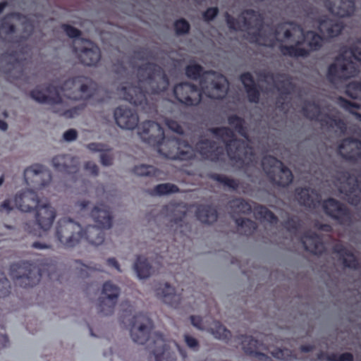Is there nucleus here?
Here are the masks:
<instances>
[{
  "label": "nucleus",
  "mask_w": 361,
  "mask_h": 361,
  "mask_svg": "<svg viewBox=\"0 0 361 361\" xmlns=\"http://www.w3.org/2000/svg\"><path fill=\"white\" fill-rule=\"evenodd\" d=\"M229 29L246 32L244 37L252 43L261 46L278 47L283 55L307 56L311 51L319 50L324 44L321 34L314 30H304L300 26L285 23L270 27L262 24V16L252 9L243 11L235 23L228 13H225Z\"/></svg>",
  "instance_id": "obj_1"
},
{
  "label": "nucleus",
  "mask_w": 361,
  "mask_h": 361,
  "mask_svg": "<svg viewBox=\"0 0 361 361\" xmlns=\"http://www.w3.org/2000/svg\"><path fill=\"white\" fill-rule=\"evenodd\" d=\"M57 87L63 108L60 116L66 118L78 116L85 106L84 104L71 106L73 103L85 102L92 98L97 90V85L94 82L82 76L69 78Z\"/></svg>",
  "instance_id": "obj_2"
},
{
  "label": "nucleus",
  "mask_w": 361,
  "mask_h": 361,
  "mask_svg": "<svg viewBox=\"0 0 361 361\" xmlns=\"http://www.w3.org/2000/svg\"><path fill=\"white\" fill-rule=\"evenodd\" d=\"M356 61H361V40L357 41L352 50L343 51L327 69L326 78L336 89L343 86V81L359 73Z\"/></svg>",
  "instance_id": "obj_3"
},
{
  "label": "nucleus",
  "mask_w": 361,
  "mask_h": 361,
  "mask_svg": "<svg viewBox=\"0 0 361 361\" xmlns=\"http://www.w3.org/2000/svg\"><path fill=\"white\" fill-rule=\"evenodd\" d=\"M213 137L221 139L227 149V155L233 164L238 167L249 165L255 160L252 149L244 141L233 140V133L226 128L214 129L211 131Z\"/></svg>",
  "instance_id": "obj_4"
},
{
  "label": "nucleus",
  "mask_w": 361,
  "mask_h": 361,
  "mask_svg": "<svg viewBox=\"0 0 361 361\" xmlns=\"http://www.w3.org/2000/svg\"><path fill=\"white\" fill-rule=\"evenodd\" d=\"M147 349L154 361H177L176 352L179 353L183 361L188 357L185 349L175 341L167 338L163 334H154L147 343Z\"/></svg>",
  "instance_id": "obj_5"
},
{
  "label": "nucleus",
  "mask_w": 361,
  "mask_h": 361,
  "mask_svg": "<svg viewBox=\"0 0 361 361\" xmlns=\"http://www.w3.org/2000/svg\"><path fill=\"white\" fill-rule=\"evenodd\" d=\"M137 66L136 75L141 87L151 93H158L166 89L169 82L160 67L142 62Z\"/></svg>",
  "instance_id": "obj_6"
},
{
  "label": "nucleus",
  "mask_w": 361,
  "mask_h": 361,
  "mask_svg": "<svg viewBox=\"0 0 361 361\" xmlns=\"http://www.w3.org/2000/svg\"><path fill=\"white\" fill-rule=\"evenodd\" d=\"M82 226L70 217L59 219L54 235L59 246L72 248L78 245L82 240Z\"/></svg>",
  "instance_id": "obj_7"
},
{
  "label": "nucleus",
  "mask_w": 361,
  "mask_h": 361,
  "mask_svg": "<svg viewBox=\"0 0 361 361\" xmlns=\"http://www.w3.org/2000/svg\"><path fill=\"white\" fill-rule=\"evenodd\" d=\"M200 85L202 92L211 99H221L227 94L228 84L221 74L209 71L200 78Z\"/></svg>",
  "instance_id": "obj_8"
},
{
  "label": "nucleus",
  "mask_w": 361,
  "mask_h": 361,
  "mask_svg": "<svg viewBox=\"0 0 361 361\" xmlns=\"http://www.w3.org/2000/svg\"><path fill=\"white\" fill-rule=\"evenodd\" d=\"M157 145L158 152L171 159L188 160L196 155V151L185 141L176 139L163 140Z\"/></svg>",
  "instance_id": "obj_9"
},
{
  "label": "nucleus",
  "mask_w": 361,
  "mask_h": 361,
  "mask_svg": "<svg viewBox=\"0 0 361 361\" xmlns=\"http://www.w3.org/2000/svg\"><path fill=\"white\" fill-rule=\"evenodd\" d=\"M29 95L35 102L49 105V109L53 113L60 116V112H63L57 86L53 85L37 86L30 92Z\"/></svg>",
  "instance_id": "obj_10"
},
{
  "label": "nucleus",
  "mask_w": 361,
  "mask_h": 361,
  "mask_svg": "<svg viewBox=\"0 0 361 361\" xmlns=\"http://www.w3.org/2000/svg\"><path fill=\"white\" fill-rule=\"evenodd\" d=\"M305 115L311 118H316L320 121L322 126L331 128L335 132H344L345 126L344 123L335 115V111L331 110L327 112L319 113L318 106L312 103H308L303 109Z\"/></svg>",
  "instance_id": "obj_11"
},
{
  "label": "nucleus",
  "mask_w": 361,
  "mask_h": 361,
  "mask_svg": "<svg viewBox=\"0 0 361 361\" xmlns=\"http://www.w3.org/2000/svg\"><path fill=\"white\" fill-rule=\"evenodd\" d=\"M11 276L16 285L23 288L32 287L39 281V274L36 266L29 262H21L11 268Z\"/></svg>",
  "instance_id": "obj_12"
},
{
  "label": "nucleus",
  "mask_w": 361,
  "mask_h": 361,
  "mask_svg": "<svg viewBox=\"0 0 361 361\" xmlns=\"http://www.w3.org/2000/svg\"><path fill=\"white\" fill-rule=\"evenodd\" d=\"M73 49L76 56L85 66H94L101 59V51L94 43L84 39L73 41Z\"/></svg>",
  "instance_id": "obj_13"
},
{
  "label": "nucleus",
  "mask_w": 361,
  "mask_h": 361,
  "mask_svg": "<svg viewBox=\"0 0 361 361\" xmlns=\"http://www.w3.org/2000/svg\"><path fill=\"white\" fill-rule=\"evenodd\" d=\"M22 30V36L28 37L33 31L34 26L25 16L13 14L5 18L0 27V37L6 38L7 35L14 32V27Z\"/></svg>",
  "instance_id": "obj_14"
},
{
  "label": "nucleus",
  "mask_w": 361,
  "mask_h": 361,
  "mask_svg": "<svg viewBox=\"0 0 361 361\" xmlns=\"http://www.w3.org/2000/svg\"><path fill=\"white\" fill-rule=\"evenodd\" d=\"M151 329V322L148 317L137 314L133 317L130 327V336L133 342L142 345L147 341L149 342L152 337L156 334L154 333L149 338V332ZM160 334L159 333H158Z\"/></svg>",
  "instance_id": "obj_15"
},
{
  "label": "nucleus",
  "mask_w": 361,
  "mask_h": 361,
  "mask_svg": "<svg viewBox=\"0 0 361 361\" xmlns=\"http://www.w3.org/2000/svg\"><path fill=\"white\" fill-rule=\"evenodd\" d=\"M24 178L27 185L36 189H41L50 183L51 175L47 168L36 164L25 169Z\"/></svg>",
  "instance_id": "obj_16"
},
{
  "label": "nucleus",
  "mask_w": 361,
  "mask_h": 361,
  "mask_svg": "<svg viewBox=\"0 0 361 361\" xmlns=\"http://www.w3.org/2000/svg\"><path fill=\"white\" fill-rule=\"evenodd\" d=\"M56 215V209L50 203H42L35 210V224L38 230L47 232L52 228Z\"/></svg>",
  "instance_id": "obj_17"
},
{
  "label": "nucleus",
  "mask_w": 361,
  "mask_h": 361,
  "mask_svg": "<svg viewBox=\"0 0 361 361\" xmlns=\"http://www.w3.org/2000/svg\"><path fill=\"white\" fill-rule=\"evenodd\" d=\"M88 216L94 226L104 230H111L114 226V213L111 209L104 204H94L90 210Z\"/></svg>",
  "instance_id": "obj_18"
},
{
  "label": "nucleus",
  "mask_w": 361,
  "mask_h": 361,
  "mask_svg": "<svg viewBox=\"0 0 361 361\" xmlns=\"http://www.w3.org/2000/svg\"><path fill=\"white\" fill-rule=\"evenodd\" d=\"M357 182L358 180L354 176H350L348 173H343L335 183L339 192L344 194L348 201L352 204H357L359 202L358 195L361 189H358Z\"/></svg>",
  "instance_id": "obj_19"
},
{
  "label": "nucleus",
  "mask_w": 361,
  "mask_h": 361,
  "mask_svg": "<svg viewBox=\"0 0 361 361\" xmlns=\"http://www.w3.org/2000/svg\"><path fill=\"white\" fill-rule=\"evenodd\" d=\"M173 92L176 99L188 106L196 105L202 99V93L190 83L183 82L176 85Z\"/></svg>",
  "instance_id": "obj_20"
},
{
  "label": "nucleus",
  "mask_w": 361,
  "mask_h": 361,
  "mask_svg": "<svg viewBox=\"0 0 361 361\" xmlns=\"http://www.w3.org/2000/svg\"><path fill=\"white\" fill-rule=\"evenodd\" d=\"M154 292L157 298L170 308L177 309L181 303L180 295L173 286L167 282L159 283Z\"/></svg>",
  "instance_id": "obj_21"
},
{
  "label": "nucleus",
  "mask_w": 361,
  "mask_h": 361,
  "mask_svg": "<svg viewBox=\"0 0 361 361\" xmlns=\"http://www.w3.org/2000/svg\"><path fill=\"white\" fill-rule=\"evenodd\" d=\"M114 118L121 129L133 130L138 125L137 114L129 107L121 106L114 109Z\"/></svg>",
  "instance_id": "obj_22"
},
{
  "label": "nucleus",
  "mask_w": 361,
  "mask_h": 361,
  "mask_svg": "<svg viewBox=\"0 0 361 361\" xmlns=\"http://www.w3.org/2000/svg\"><path fill=\"white\" fill-rule=\"evenodd\" d=\"M326 8L340 18L352 17L356 12L355 0H324Z\"/></svg>",
  "instance_id": "obj_23"
},
{
  "label": "nucleus",
  "mask_w": 361,
  "mask_h": 361,
  "mask_svg": "<svg viewBox=\"0 0 361 361\" xmlns=\"http://www.w3.org/2000/svg\"><path fill=\"white\" fill-rule=\"evenodd\" d=\"M137 133L142 140L152 145H157L164 138L159 124L151 121L142 122L138 127Z\"/></svg>",
  "instance_id": "obj_24"
},
{
  "label": "nucleus",
  "mask_w": 361,
  "mask_h": 361,
  "mask_svg": "<svg viewBox=\"0 0 361 361\" xmlns=\"http://www.w3.org/2000/svg\"><path fill=\"white\" fill-rule=\"evenodd\" d=\"M344 27L343 22L329 16H322L317 20V28L324 39L338 37Z\"/></svg>",
  "instance_id": "obj_25"
},
{
  "label": "nucleus",
  "mask_w": 361,
  "mask_h": 361,
  "mask_svg": "<svg viewBox=\"0 0 361 361\" xmlns=\"http://www.w3.org/2000/svg\"><path fill=\"white\" fill-rule=\"evenodd\" d=\"M322 209L327 216L341 224L350 221V216L346 207L333 198L324 200L322 203Z\"/></svg>",
  "instance_id": "obj_26"
},
{
  "label": "nucleus",
  "mask_w": 361,
  "mask_h": 361,
  "mask_svg": "<svg viewBox=\"0 0 361 361\" xmlns=\"http://www.w3.org/2000/svg\"><path fill=\"white\" fill-rule=\"evenodd\" d=\"M118 96L134 105H142L145 103L146 97L145 94L128 82H123L117 87Z\"/></svg>",
  "instance_id": "obj_27"
},
{
  "label": "nucleus",
  "mask_w": 361,
  "mask_h": 361,
  "mask_svg": "<svg viewBox=\"0 0 361 361\" xmlns=\"http://www.w3.org/2000/svg\"><path fill=\"white\" fill-rule=\"evenodd\" d=\"M0 71L17 78L23 74V64L15 54H5L0 56Z\"/></svg>",
  "instance_id": "obj_28"
},
{
  "label": "nucleus",
  "mask_w": 361,
  "mask_h": 361,
  "mask_svg": "<svg viewBox=\"0 0 361 361\" xmlns=\"http://www.w3.org/2000/svg\"><path fill=\"white\" fill-rule=\"evenodd\" d=\"M51 165L59 171L74 173L78 171L80 160L71 154H58L52 158Z\"/></svg>",
  "instance_id": "obj_29"
},
{
  "label": "nucleus",
  "mask_w": 361,
  "mask_h": 361,
  "mask_svg": "<svg viewBox=\"0 0 361 361\" xmlns=\"http://www.w3.org/2000/svg\"><path fill=\"white\" fill-rule=\"evenodd\" d=\"M104 231L105 230L100 227L89 224L82 227V240L93 247L102 246L106 239Z\"/></svg>",
  "instance_id": "obj_30"
},
{
  "label": "nucleus",
  "mask_w": 361,
  "mask_h": 361,
  "mask_svg": "<svg viewBox=\"0 0 361 361\" xmlns=\"http://www.w3.org/2000/svg\"><path fill=\"white\" fill-rule=\"evenodd\" d=\"M338 150L343 158L357 160L361 158V141L350 138L343 140L338 145Z\"/></svg>",
  "instance_id": "obj_31"
},
{
  "label": "nucleus",
  "mask_w": 361,
  "mask_h": 361,
  "mask_svg": "<svg viewBox=\"0 0 361 361\" xmlns=\"http://www.w3.org/2000/svg\"><path fill=\"white\" fill-rule=\"evenodd\" d=\"M14 202L16 207L23 212H30L40 204L39 197L31 190H25L17 194Z\"/></svg>",
  "instance_id": "obj_32"
},
{
  "label": "nucleus",
  "mask_w": 361,
  "mask_h": 361,
  "mask_svg": "<svg viewBox=\"0 0 361 361\" xmlns=\"http://www.w3.org/2000/svg\"><path fill=\"white\" fill-rule=\"evenodd\" d=\"M237 341L241 345L243 351L248 355H251L258 357L262 360H267L269 358L264 354L259 353V350L267 349L262 344L259 343L258 341L254 339L251 336H240L237 338ZM267 350H269L267 348Z\"/></svg>",
  "instance_id": "obj_33"
},
{
  "label": "nucleus",
  "mask_w": 361,
  "mask_h": 361,
  "mask_svg": "<svg viewBox=\"0 0 361 361\" xmlns=\"http://www.w3.org/2000/svg\"><path fill=\"white\" fill-rule=\"evenodd\" d=\"M267 161L275 163L274 170L277 171L276 173L274 176H271V180L272 181L282 186L288 185L292 182L293 176L290 171L284 166L280 161L276 159H269L265 161L264 164H269ZM265 167V169H267L268 166Z\"/></svg>",
  "instance_id": "obj_34"
},
{
  "label": "nucleus",
  "mask_w": 361,
  "mask_h": 361,
  "mask_svg": "<svg viewBox=\"0 0 361 361\" xmlns=\"http://www.w3.org/2000/svg\"><path fill=\"white\" fill-rule=\"evenodd\" d=\"M295 198L300 204L311 209L317 208L320 202L319 195L307 188L297 189Z\"/></svg>",
  "instance_id": "obj_35"
},
{
  "label": "nucleus",
  "mask_w": 361,
  "mask_h": 361,
  "mask_svg": "<svg viewBox=\"0 0 361 361\" xmlns=\"http://www.w3.org/2000/svg\"><path fill=\"white\" fill-rule=\"evenodd\" d=\"M305 249L314 255H320L324 250V246L320 238L313 232L305 233L301 238Z\"/></svg>",
  "instance_id": "obj_36"
},
{
  "label": "nucleus",
  "mask_w": 361,
  "mask_h": 361,
  "mask_svg": "<svg viewBox=\"0 0 361 361\" xmlns=\"http://www.w3.org/2000/svg\"><path fill=\"white\" fill-rule=\"evenodd\" d=\"M208 332L214 339L227 343L232 336L231 332L222 324L216 320H211L207 327Z\"/></svg>",
  "instance_id": "obj_37"
},
{
  "label": "nucleus",
  "mask_w": 361,
  "mask_h": 361,
  "mask_svg": "<svg viewBox=\"0 0 361 361\" xmlns=\"http://www.w3.org/2000/svg\"><path fill=\"white\" fill-rule=\"evenodd\" d=\"M196 149L202 157L210 159L211 160L219 159V156L224 154L222 147H214L207 140H202L200 141L197 144Z\"/></svg>",
  "instance_id": "obj_38"
},
{
  "label": "nucleus",
  "mask_w": 361,
  "mask_h": 361,
  "mask_svg": "<svg viewBox=\"0 0 361 361\" xmlns=\"http://www.w3.org/2000/svg\"><path fill=\"white\" fill-rule=\"evenodd\" d=\"M134 271L139 279H146L154 273L149 260L145 256H138L133 265Z\"/></svg>",
  "instance_id": "obj_39"
},
{
  "label": "nucleus",
  "mask_w": 361,
  "mask_h": 361,
  "mask_svg": "<svg viewBox=\"0 0 361 361\" xmlns=\"http://www.w3.org/2000/svg\"><path fill=\"white\" fill-rule=\"evenodd\" d=\"M240 80L245 89L249 102L257 103L259 101V92L254 82L250 73H245L240 76Z\"/></svg>",
  "instance_id": "obj_40"
},
{
  "label": "nucleus",
  "mask_w": 361,
  "mask_h": 361,
  "mask_svg": "<svg viewBox=\"0 0 361 361\" xmlns=\"http://www.w3.org/2000/svg\"><path fill=\"white\" fill-rule=\"evenodd\" d=\"M334 250L339 255L345 267L350 269H356L357 267V261L350 250L341 244H336L334 247Z\"/></svg>",
  "instance_id": "obj_41"
},
{
  "label": "nucleus",
  "mask_w": 361,
  "mask_h": 361,
  "mask_svg": "<svg viewBox=\"0 0 361 361\" xmlns=\"http://www.w3.org/2000/svg\"><path fill=\"white\" fill-rule=\"evenodd\" d=\"M196 216L200 221L205 224H212L217 220V212L214 208L208 206L198 207Z\"/></svg>",
  "instance_id": "obj_42"
},
{
  "label": "nucleus",
  "mask_w": 361,
  "mask_h": 361,
  "mask_svg": "<svg viewBox=\"0 0 361 361\" xmlns=\"http://www.w3.org/2000/svg\"><path fill=\"white\" fill-rule=\"evenodd\" d=\"M120 293L121 289L118 286L107 281L102 286V295L99 299L117 302Z\"/></svg>",
  "instance_id": "obj_43"
},
{
  "label": "nucleus",
  "mask_w": 361,
  "mask_h": 361,
  "mask_svg": "<svg viewBox=\"0 0 361 361\" xmlns=\"http://www.w3.org/2000/svg\"><path fill=\"white\" fill-rule=\"evenodd\" d=\"M230 213L233 219L235 215L247 214L251 211V206L242 200H233L229 202Z\"/></svg>",
  "instance_id": "obj_44"
},
{
  "label": "nucleus",
  "mask_w": 361,
  "mask_h": 361,
  "mask_svg": "<svg viewBox=\"0 0 361 361\" xmlns=\"http://www.w3.org/2000/svg\"><path fill=\"white\" fill-rule=\"evenodd\" d=\"M254 215L256 219L263 222L274 224L276 222V217L274 214L263 206H257L254 208Z\"/></svg>",
  "instance_id": "obj_45"
},
{
  "label": "nucleus",
  "mask_w": 361,
  "mask_h": 361,
  "mask_svg": "<svg viewBox=\"0 0 361 361\" xmlns=\"http://www.w3.org/2000/svg\"><path fill=\"white\" fill-rule=\"evenodd\" d=\"M337 104L341 107L343 108L346 111H349L351 114H353L357 121H361V114L354 111L355 109H360V104L355 102H349L341 97L338 98Z\"/></svg>",
  "instance_id": "obj_46"
},
{
  "label": "nucleus",
  "mask_w": 361,
  "mask_h": 361,
  "mask_svg": "<svg viewBox=\"0 0 361 361\" xmlns=\"http://www.w3.org/2000/svg\"><path fill=\"white\" fill-rule=\"evenodd\" d=\"M133 172L138 176H157L160 173L159 171L154 166L145 164L135 166L133 169Z\"/></svg>",
  "instance_id": "obj_47"
},
{
  "label": "nucleus",
  "mask_w": 361,
  "mask_h": 361,
  "mask_svg": "<svg viewBox=\"0 0 361 361\" xmlns=\"http://www.w3.org/2000/svg\"><path fill=\"white\" fill-rule=\"evenodd\" d=\"M345 93L352 99H361V80L349 82L345 86Z\"/></svg>",
  "instance_id": "obj_48"
},
{
  "label": "nucleus",
  "mask_w": 361,
  "mask_h": 361,
  "mask_svg": "<svg viewBox=\"0 0 361 361\" xmlns=\"http://www.w3.org/2000/svg\"><path fill=\"white\" fill-rule=\"evenodd\" d=\"M270 352L273 357L281 361H293L297 359L296 355L287 348H277Z\"/></svg>",
  "instance_id": "obj_49"
},
{
  "label": "nucleus",
  "mask_w": 361,
  "mask_h": 361,
  "mask_svg": "<svg viewBox=\"0 0 361 361\" xmlns=\"http://www.w3.org/2000/svg\"><path fill=\"white\" fill-rule=\"evenodd\" d=\"M275 86L281 94L290 92L293 89L290 80L286 76H280L275 80Z\"/></svg>",
  "instance_id": "obj_50"
},
{
  "label": "nucleus",
  "mask_w": 361,
  "mask_h": 361,
  "mask_svg": "<svg viewBox=\"0 0 361 361\" xmlns=\"http://www.w3.org/2000/svg\"><path fill=\"white\" fill-rule=\"evenodd\" d=\"M178 191V187L171 183L159 184L154 188V193L157 195H166Z\"/></svg>",
  "instance_id": "obj_51"
},
{
  "label": "nucleus",
  "mask_w": 361,
  "mask_h": 361,
  "mask_svg": "<svg viewBox=\"0 0 361 361\" xmlns=\"http://www.w3.org/2000/svg\"><path fill=\"white\" fill-rule=\"evenodd\" d=\"M116 303V302L106 300H104V299H99V312L104 316L111 315L114 312V310Z\"/></svg>",
  "instance_id": "obj_52"
},
{
  "label": "nucleus",
  "mask_w": 361,
  "mask_h": 361,
  "mask_svg": "<svg viewBox=\"0 0 361 361\" xmlns=\"http://www.w3.org/2000/svg\"><path fill=\"white\" fill-rule=\"evenodd\" d=\"M235 223L238 226L240 227L241 232L246 234L251 233L256 228L255 224L248 219L243 218L235 219Z\"/></svg>",
  "instance_id": "obj_53"
},
{
  "label": "nucleus",
  "mask_w": 361,
  "mask_h": 361,
  "mask_svg": "<svg viewBox=\"0 0 361 361\" xmlns=\"http://www.w3.org/2000/svg\"><path fill=\"white\" fill-rule=\"evenodd\" d=\"M319 359L321 361H353V355L348 353H343L339 357L334 354L331 355L321 354L319 355Z\"/></svg>",
  "instance_id": "obj_54"
},
{
  "label": "nucleus",
  "mask_w": 361,
  "mask_h": 361,
  "mask_svg": "<svg viewBox=\"0 0 361 361\" xmlns=\"http://www.w3.org/2000/svg\"><path fill=\"white\" fill-rule=\"evenodd\" d=\"M82 167L85 172L89 176L97 177L99 173V166L93 161H85Z\"/></svg>",
  "instance_id": "obj_55"
},
{
  "label": "nucleus",
  "mask_w": 361,
  "mask_h": 361,
  "mask_svg": "<svg viewBox=\"0 0 361 361\" xmlns=\"http://www.w3.org/2000/svg\"><path fill=\"white\" fill-rule=\"evenodd\" d=\"M202 71V68L200 65L192 63L186 67L185 73L188 77L195 79L200 75Z\"/></svg>",
  "instance_id": "obj_56"
},
{
  "label": "nucleus",
  "mask_w": 361,
  "mask_h": 361,
  "mask_svg": "<svg viewBox=\"0 0 361 361\" xmlns=\"http://www.w3.org/2000/svg\"><path fill=\"white\" fill-rule=\"evenodd\" d=\"M174 28L176 34L183 35L187 33L190 30V25L188 21L184 19H180L175 22Z\"/></svg>",
  "instance_id": "obj_57"
},
{
  "label": "nucleus",
  "mask_w": 361,
  "mask_h": 361,
  "mask_svg": "<svg viewBox=\"0 0 361 361\" xmlns=\"http://www.w3.org/2000/svg\"><path fill=\"white\" fill-rule=\"evenodd\" d=\"M228 123L231 126L235 128V130L242 136L245 137V133L243 128V121L237 116H231L228 118Z\"/></svg>",
  "instance_id": "obj_58"
},
{
  "label": "nucleus",
  "mask_w": 361,
  "mask_h": 361,
  "mask_svg": "<svg viewBox=\"0 0 361 361\" xmlns=\"http://www.w3.org/2000/svg\"><path fill=\"white\" fill-rule=\"evenodd\" d=\"M210 321V319H202L200 317H191V322L192 325L201 331H207V327L208 326V323H209Z\"/></svg>",
  "instance_id": "obj_59"
},
{
  "label": "nucleus",
  "mask_w": 361,
  "mask_h": 361,
  "mask_svg": "<svg viewBox=\"0 0 361 361\" xmlns=\"http://www.w3.org/2000/svg\"><path fill=\"white\" fill-rule=\"evenodd\" d=\"M275 159V158L273 157H271V156L265 157H264V159L262 160V167H263L264 172L268 175V176L270 178V179H271V176H274L276 173L277 171L274 170L275 163L274 164V163H271L269 161H268L269 164H266L267 166H268L267 169H265L266 168L265 167L266 166L264 164L265 161H267V159Z\"/></svg>",
  "instance_id": "obj_60"
},
{
  "label": "nucleus",
  "mask_w": 361,
  "mask_h": 361,
  "mask_svg": "<svg viewBox=\"0 0 361 361\" xmlns=\"http://www.w3.org/2000/svg\"><path fill=\"white\" fill-rule=\"evenodd\" d=\"M219 13L217 7H209L202 14L204 20L209 22L214 20Z\"/></svg>",
  "instance_id": "obj_61"
},
{
  "label": "nucleus",
  "mask_w": 361,
  "mask_h": 361,
  "mask_svg": "<svg viewBox=\"0 0 361 361\" xmlns=\"http://www.w3.org/2000/svg\"><path fill=\"white\" fill-rule=\"evenodd\" d=\"M183 338H184V341L188 348H190V349H192L193 350H198L199 342L195 338H194L192 336H190L188 334H185Z\"/></svg>",
  "instance_id": "obj_62"
},
{
  "label": "nucleus",
  "mask_w": 361,
  "mask_h": 361,
  "mask_svg": "<svg viewBox=\"0 0 361 361\" xmlns=\"http://www.w3.org/2000/svg\"><path fill=\"white\" fill-rule=\"evenodd\" d=\"M78 131L75 129H68L63 133V140L66 142L75 141L78 137Z\"/></svg>",
  "instance_id": "obj_63"
},
{
  "label": "nucleus",
  "mask_w": 361,
  "mask_h": 361,
  "mask_svg": "<svg viewBox=\"0 0 361 361\" xmlns=\"http://www.w3.org/2000/svg\"><path fill=\"white\" fill-rule=\"evenodd\" d=\"M90 205V201L88 200H78L75 202L74 207L77 212H82L86 211Z\"/></svg>",
  "instance_id": "obj_64"
}]
</instances>
